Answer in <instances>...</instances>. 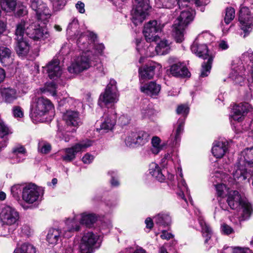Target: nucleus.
<instances>
[{"label": "nucleus", "instance_id": "bb28decb", "mask_svg": "<svg viewBox=\"0 0 253 253\" xmlns=\"http://www.w3.org/2000/svg\"><path fill=\"white\" fill-rule=\"evenodd\" d=\"M58 88V85L56 84L54 80H48L45 84L43 87L40 88V91L42 93H48L55 99H58V95L57 94L56 89Z\"/></svg>", "mask_w": 253, "mask_h": 253}, {"label": "nucleus", "instance_id": "1a4fd4ad", "mask_svg": "<svg viewBox=\"0 0 253 253\" xmlns=\"http://www.w3.org/2000/svg\"><path fill=\"white\" fill-rule=\"evenodd\" d=\"M135 7L131 12V20L136 26L141 23L151 9L149 0H135Z\"/></svg>", "mask_w": 253, "mask_h": 253}, {"label": "nucleus", "instance_id": "f03ea898", "mask_svg": "<svg viewBox=\"0 0 253 253\" xmlns=\"http://www.w3.org/2000/svg\"><path fill=\"white\" fill-rule=\"evenodd\" d=\"M79 47L84 51L82 54L76 57L71 65L68 67V71L71 74H77L84 70L88 69L91 66L90 53L88 46H92L87 42L86 37H80L77 42Z\"/></svg>", "mask_w": 253, "mask_h": 253}, {"label": "nucleus", "instance_id": "a878e982", "mask_svg": "<svg viewBox=\"0 0 253 253\" xmlns=\"http://www.w3.org/2000/svg\"><path fill=\"white\" fill-rule=\"evenodd\" d=\"M228 150V142L224 141H215L213 143L211 152L216 158H222Z\"/></svg>", "mask_w": 253, "mask_h": 253}, {"label": "nucleus", "instance_id": "72a5a7b5", "mask_svg": "<svg viewBox=\"0 0 253 253\" xmlns=\"http://www.w3.org/2000/svg\"><path fill=\"white\" fill-rule=\"evenodd\" d=\"M150 139V135L144 131H136L137 147L146 144Z\"/></svg>", "mask_w": 253, "mask_h": 253}, {"label": "nucleus", "instance_id": "aec40b11", "mask_svg": "<svg viewBox=\"0 0 253 253\" xmlns=\"http://www.w3.org/2000/svg\"><path fill=\"white\" fill-rule=\"evenodd\" d=\"M59 63L60 61L58 59H54L45 67L47 73L50 79L61 77L62 74V70L59 65Z\"/></svg>", "mask_w": 253, "mask_h": 253}, {"label": "nucleus", "instance_id": "c756f323", "mask_svg": "<svg viewBox=\"0 0 253 253\" xmlns=\"http://www.w3.org/2000/svg\"><path fill=\"white\" fill-rule=\"evenodd\" d=\"M0 93L4 101L8 103L13 102L17 97L16 91L10 87H1Z\"/></svg>", "mask_w": 253, "mask_h": 253}, {"label": "nucleus", "instance_id": "473e14b6", "mask_svg": "<svg viewBox=\"0 0 253 253\" xmlns=\"http://www.w3.org/2000/svg\"><path fill=\"white\" fill-rule=\"evenodd\" d=\"M155 67L153 66H145L139 69V74L141 79H152L154 75Z\"/></svg>", "mask_w": 253, "mask_h": 253}, {"label": "nucleus", "instance_id": "2f4dec72", "mask_svg": "<svg viewBox=\"0 0 253 253\" xmlns=\"http://www.w3.org/2000/svg\"><path fill=\"white\" fill-rule=\"evenodd\" d=\"M61 231L58 229H50L46 236L47 241L50 244L55 245L61 240Z\"/></svg>", "mask_w": 253, "mask_h": 253}, {"label": "nucleus", "instance_id": "f8f14e48", "mask_svg": "<svg viewBox=\"0 0 253 253\" xmlns=\"http://www.w3.org/2000/svg\"><path fill=\"white\" fill-rule=\"evenodd\" d=\"M239 21L240 29L244 33L243 38H245L252 31L253 27V13L247 6L241 7L239 14Z\"/></svg>", "mask_w": 253, "mask_h": 253}, {"label": "nucleus", "instance_id": "c85d7f7f", "mask_svg": "<svg viewBox=\"0 0 253 253\" xmlns=\"http://www.w3.org/2000/svg\"><path fill=\"white\" fill-rule=\"evenodd\" d=\"M13 58L11 55V50L5 47H0V62L3 66H8L11 64Z\"/></svg>", "mask_w": 253, "mask_h": 253}, {"label": "nucleus", "instance_id": "774afa93", "mask_svg": "<svg viewBox=\"0 0 253 253\" xmlns=\"http://www.w3.org/2000/svg\"><path fill=\"white\" fill-rule=\"evenodd\" d=\"M243 56L244 58L248 57L249 59L251 61L252 65L253 64V51L251 50H249L243 54Z\"/></svg>", "mask_w": 253, "mask_h": 253}, {"label": "nucleus", "instance_id": "338daca9", "mask_svg": "<svg viewBox=\"0 0 253 253\" xmlns=\"http://www.w3.org/2000/svg\"><path fill=\"white\" fill-rule=\"evenodd\" d=\"M76 7L81 13H84L85 12L84 4L81 1H78L76 4Z\"/></svg>", "mask_w": 253, "mask_h": 253}, {"label": "nucleus", "instance_id": "13d9d810", "mask_svg": "<svg viewBox=\"0 0 253 253\" xmlns=\"http://www.w3.org/2000/svg\"><path fill=\"white\" fill-rule=\"evenodd\" d=\"M232 253H253L249 248L240 247H231Z\"/></svg>", "mask_w": 253, "mask_h": 253}, {"label": "nucleus", "instance_id": "dca6fc26", "mask_svg": "<svg viewBox=\"0 0 253 253\" xmlns=\"http://www.w3.org/2000/svg\"><path fill=\"white\" fill-rule=\"evenodd\" d=\"M162 26L156 20L150 21L144 28L143 34L148 42H155L159 39L156 34L161 31Z\"/></svg>", "mask_w": 253, "mask_h": 253}, {"label": "nucleus", "instance_id": "a19ab883", "mask_svg": "<svg viewBox=\"0 0 253 253\" xmlns=\"http://www.w3.org/2000/svg\"><path fill=\"white\" fill-rule=\"evenodd\" d=\"M26 186V184H15L11 188V194L12 196L17 200L20 199V195H22V192L24 191Z\"/></svg>", "mask_w": 253, "mask_h": 253}, {"label": "nucleus", "instance_id": "cd10ccee", "mask_svg": "<svg viewBox=\"0 0 253 253\" xmlns=\"http://www.w3.org/2000/svg\"><path fill=\"white\" fill-rule=\"evenodd\" d=\"M154 219L155 224L159 227H166L171 222V217L168 212H162L156 215Z\"/></svg>", "mask_w": 253, "mask_h": 253}, {"label": "nucleus", "instance_id": "58836bf2", "mask_svg": "<svg viewBox=\"0 0 253 253\" xmlns=\"http://www.w3.org/2000/svg\"><path fill=\"white\" fill-rule=\"evenodd\" d=\"M170 49L169 44L167 40H163L159 42L155 47L158 54H165L168 53Z\"/></svg>", "mask_w": 253, "mask_h": 253}, {"label": "nucleus", "instance_id": "4c0bfd02", "mask_svg": "<svg viewBox=\"0 0 253 253\" xmlns=\"http://www.w3.org/2000/svg\"><path fill=\"white\" fill-rule=\"evenodd\" d=\"M185 120L184 118H180L175 125L174 141H175V144L180 140V136L183 131Z\"/></svg>", "mask_w": 253, "mask_h": 253}, {"label": "nucleus", "instance_id": "49530a36", "mask_svg": "<svg viewBox=\"0 0 253 253\" xmlns=\"http://www.w3.org/2000/svg\"><path fill=\"white\" fill-rule=\"evenodd\" d=\"M181 180L178 182V186L180 189L181 191L179 193V196L184 199L186 201V199H185V197L184 195V192L185 191L187 194L189 193V189L187 187V185L184 179L182 178V173H180Z\"/></svg>", "mask_w": 253, "mask_h": 253}, {"label": "nucleus", "instance_id": "6ab92c4d", "mask_svg": "<svg viewBox=\"0 0 253 253\" xmlns=\"http://www.w3.org/2000/svg\"><path fill=\"white\" fill-rule=\"evenodd\" d=\"M238 160L242 166L243 165L249 169H253V147L243 150L239 155Z\"/></svg>", "mask_w": 253, "mask_h": 253}, {"label": "nucleus", "instance_id": "79ce46f5", "mask_svg": "<svg viewBox=\"0 0 253 253\" xmlns=\"http://www.w3.org/2000/svg\"><path fill=\"white\" fill-rule=\"evenodd\" d=\"M156 113V111L150 104L145 105L141 110V117L143 119H149L155 115Z\"/></svg>", "mask_w": 253, "mask_h": 253}, {"label": "nucleus", "instance_id": "6e6552de", "mask_svg": "<svg viewBox=\"0 0 253 253\" xmlns=\"http://www.w3.org/2000/svg\"><path fill=\"white\" fill-rule=\"evenodd\" d=\"M29 5L36 12L39 22L46 24L49 22L51 16V12L47 4L42 0H30Z\"/></svg>", "mask_w": 253, "mask_h": 253}, {"label": "nucleus", "instance_id": "4468645a", "mask_svg": "<svg viewBox=\"0 0 253 253\" xmlns=\"http://www.w3.org/2000/svg\"><path fill=\"white\" fill-rule=\"evenodd\" d=\"M248 114L253 115L252 106L248 103H241L233 106L230 117L232 120L240 122Z\"/></svg>", "mask_w": 253, "mask_h": 253}, {"label": "nucleus", "instance_id": "412c9836", "mask_svg": "<svg viewBox=\"0 0 253 253\" xmlns=\"http://www.w3.org/2000/svg\"><path fill=\"white\" fill-rule=\"evenodd\" d=\"M142 92L153 96L157 95L161 90V86L154 81H151L147 83H142L140 86Z\"/></svg>", "mask_w": 253, "mask_h": 253}, {"label": "nucleus", "instance_id": "b1692460", "mask_svg": "<svg viewBox=\"0 0 253 253\" xmlns=\"http://www.w3.org/2000/svg\"><path fill=\"white\" fill-rule=\"evenodd\" d=\"M170 73L175 78H189L191 77L188 69L180 63L172 65L170 68Z\"/></svg>", "mask_w": 253, "mask_h": 253}, {"label": "nucleus", "instance_id": "603ef678", "mask_svg": "<svg viewBox=\"0 0 253 253\" xmlns=\"http://www.w3.org/2000/svg\"><path fill=\"white\" fill-rule=\"evenodd\" d=\"M55 10L62 9L66 4V0H50Z\"/></svg>", "mask_w": 253, "mask_h": 253}, {"label": "nucleus", "instance_id": "0eeeda50", "mask_svg": "<svg viewBox=\"0 0 253 253\" xmlns=\"http://www.w3.org/2000/svg\"><path fill=\"white\" fill-rule=\"evenodd\" d=\"M115 80H111L105 88L101 93L98 99L99 105L103 104L106 106H112L119 100L120 93L118 90Z\"/></svg>", "mask_w": 253, "mask_h": 253}, {"label": "nucleus", "instance_id": "7c9ffc66", "mask_svg": "<svg viewBox=\"0 0 253 253\" xmlns=\"http://www.w3.org/2000/svg\"><path fill=\"white\" fill-rule=\"evenodd\" d=\"M149 170L151 175L159 181L163 182L165 179V176L163 173L161 168L156 163H151L149 165Z\"/></svg>", "mask_w": 253, "mask_h": 253}, {"label": "nucleus", "instance_id": "e433bc0d", "mask_svg": "<svg viewBox=\"0 0 253 253\" xmlns=\"http://www.w3.org/2000/svg\"><path fill=\"white\" fill-rule=\"evenodd\" d=\"M244 67L240 64L239 65H233L231 70L229 74V78L231 79H236L243 77Z\"/></svg>", "mask_w": 253, "mask_h": 253}, {"label": "nucleus", "instance_id": "423d86ee", "mask_svg": "<svg viewBox=\"0 0 253 253\" xmlns=\"http://www.w3.org/2000/svg\"><path fill=\"white\" fill-rule=\"evenodd\" d=\"M54 107L50 100L44 97L36 98L31 106V116L36 120L53 112Z\"/></svg>", "mask_w": 253, "mask_h": 253}, {"label": "nucleus", "instance_id": "69168bd1", "mask_svg": "<svg viewBox=\"0 0 253 253\" xmlns=\"http://www.w3.org/2000/svg\"><path fill=\"white\" fill-rule=\"evenodd\" d=\"M27 10L26 7L22 6L19 7L18 10L17 11V14L19 16H22L27 14Z\"/></svg>", "mask_w": 253, "mask_h": 253}, {"label": "nucleus", "instance_id": "e2e57ef3", "mask_svg": "<svg viewBox=\"0 0 253 253\" xmlns=\"http://www.w3.org/2000/svg\"><path fill=\"white\" fill-rule=\"evenodd\" d=\"M157 6L158 7H165L166 8H170V5L166 3V1L164 0H155Z\"/></svg>", "mask_w": 253, "mask_h": 253}, {"label": "nucleus", "instance_id": "4d7b16f0", "mask_svg": "<svg viewBox=\"0 0 253 253\" xmlns=\"http://www.w3.org/2000/svg\"><path fill=\"white\" fill-rule=\"evenodd\" d=\"M65 253H83L80 247L79 248L77 246H74L72 243L66 248Z\"/></svg>", "mask_w": 253, "mask_h": 253}, {"label": "nucleus", "instance_id": "5701e85b", "mask_svg": "<svg viewBox=\"0 0 253 253\" xmlns=\"http://www.w3.org/2000/svg\"><path fill=\"white\" fill-rule=\"evenodd\" d=\"M116 118L117 114L115 111L104 114L100 129L106 131L112 130L116 125Z\"/></svg>", "mask_w": 253, "mask_h": 253}, {"label": "nucleus", "instance_id": "09e8293b", "mask_svg": "<svg viewBox=\"0 0 253 253\" xmlns=\"http://www.w3.org/2000/svg\"><path fill=\"white\" fill-rule=\"evenodd\" d=\"M189 112V108L187 105L181 104L177 107L176 109V113L177 114L182 115L180 118H186Z\"/></svg>", "mask_w": 253, "mask_h": 253}, {"label": "nucleus", "instance_id": "c03bdc74", "mask_svg": "<svg viewBox=\"0 0 253 253\" xmlns=\"http://www.w3.org/2000/svg\"><path fill=\"white\" fill-rule=\"evenodd\" d=\"M213 56H210L206 63H204L202 65V68L200 74L201 78H205L208 76L210 73L211 68V64L213 61Z\"/></svg>", "mask_w": 253, "mask_h": 253}, {"label": "nucleus", "instance_id": "9b49d317", "mask_svg": "<svg viewBox=\"0 0 253 253\" xmlns=\"http://www.w3.org/2000/svg\"><path fill=\"white\" fill-rule=\"evenodd\" d=\"M19 219V212L11 206H5L0 212V222L2 225L17 226Z\"/></svg>", "mask_w": 253, "mask_h": 253}, {"label": "nucleus", "instance_id": "5fc2aeb1", "mask_svg": "<svg viewBox=\"0 0 253 253\" xmlns=\"http://www.w3.org/2000/svg\"><path fill=\"white\" fill-rule=\"evenodd\" d=\"M108 174H109L112 178L111 179V184L112 186L116 187L119 186V182L117 178V172L116 170H111L108 171Z\"/></svg>", "mask_w": 253, "mask_h": 253}, {"label": "nucleus", "instance_id": "052dcab7", "mask_svg": "<svg viewBox=\"0 0 253 253\" xmlns=\"http://www.w3.org/2000/svg\"><path fill=\"white\" fill-rule=\"evenodd\" d=\"M94 156L89 153L85 154L82 158V161L85 164H89L94 160Z\"/></svg>", "mask_w": 253, "mask_h": 253}, {"label": "nucleus", "instance_id": "c9c22d12", "mask_svg": "<svg viewBox=\"0 0 253 253\" xmlns=\"http://www.w3.org/2000/svg\"><path fill=\"white\" fill-rule=\"evenodd\" d=\"M16 4V0H0V7L6 12L14 11Z\"/></svg>", "mask_w": 253, "mask_h": 253}, {"label": "nucleus", "instance_id": "7ed1b4c3", "mask_svg": "<svg viewBox=\"0 0 253 253\" xmlns=\"http://www.w3.org/2000/svg\"><path fill=\"white\" fill-rule=\"evenodd\" d=\"M226 202L230 209L240 212V215L238 217L240 222L250 218L252 212L251 205L238 191H229L227 194Z\"/></svg>", "mask_w": 253, "mask_h": 253}, {"label": "nucleus", "instance_id": "680f3d73", "mask_svg": "<svg viewBox=\"0 0 253 253\" xmlns=\"http://www.w3.org/2000/svg\"><path fill=\"white\" fill-rule=\"evenodd\" d=\"M221 231L225 234L229 235L233 232V229L227 224H223L221 226Z\"/></svg>", "mask_w": 253, "mask_h": 253}, {"label": "nucleus", "instance_id": "f3484780", "mask_svg": "<svg viewBox=\"0 0 253 253\" xmlns=\"http://www.w3.org/2000/svg\"><path fill=\"white\" fill-rule=\"evenodd\" d=\"M232 174L235 180H244L249 176H253V169H249L245 166H242L237 160Z\"/></svg>", "mask_w": 253, "mask_h": 253}, {"label": "nucleus", "instance_id": "ddd939ff", "mask_svg": "<svg viewBox=\"0 0 253 253\" xmlns=\"http://www.w3.org/2000/svg\"><path fill=\"white\" fill-rule=\"evenodd\" d=\"M100 245L99 236L92 232H88L83 236L80 247L83 253H92L93 250Z\"/></svg>", "mask_w": 253, "mask_h": 253}, {"label": "nucleus", "instance_id": "ea45409f", "mask_svg": "<svg viewBox=\"0 0 253 253\" xmlns=\"http://www.w3.org/2000/svg\"><path fill=\"white\" fill-rule=\"evenodd\" d=\"M13 253H36V249L32 245L24 243L17 247Z\"/></svg>", "mask_w": 253, "mask_h": 253}, {"label": "nucleus", "instance_id": "8fccbe9b", "mask_svg": "<svg viewBox=\"0 0 253 253\" xmlns=\"http://www.w3.org/2000/svg\"><path fill=\"white\" fill-rule=\"evenodd\" d=\"M51 145L46 142H41L38 145V150L42 153L47 154L51 150Z\"/></svg>", "mask_w": 253, "mask_h": 253}, {"label": "nucleus", "instance_id": "20e7f679", "mask_svg": "<svg viewBox=\"0 0 253 253\" xmlns=\"http://www.w3.org/2000/svg\"><path fill=\"white\" fill-rule=\"evenodd\" d=\"M79 215H75L72 218H68L65 222V227L63 230L62 235L65 238H69L74 231H77L80 229L79 220L80 223L85 225L86 227H90L96 220V217L94 214L83 213Z\"/></svg>", "mask_w": 253, "mask_h": 253}, {"label": "nucleus", "instance_id": "6e6d98bb", "mask_svg": "<svg viewBox=\"0 0 253 253\" xmlns=\"http://www.w3.org/2000/svg\"><path fill=\"white\" fill-rule=\"evenodd\" d=\"M12 114L15 118H21L24 116L22 109L20 106H14L12 108Z\"/></svg>", "mask_w": 253, "mask_h": 253}, {"label": "nucleus", "instance_id": "0e129e2a", "mask_svg": "<svg viewBox=\"0 0 253 253\" xmlns=\"http://www.w3.org/2000/svg\"><path fill=\"white\" fill-rule=\"evenodd\" d=\"M175 1L177 2L179 8L180 9L185 7H188V4H189L188 0H175Z\"/></svg>", "mask_w": 253, "mask_h": 253}, {"label": "nucleus", "instance_id": "3c124183", "mask_svg": "<svg viewBox=\"0 0 253 253\" xmlns=\"http://www.w3.org/2000/svg\"><path fill=\"white\" fill-rule=\"evenodd\" d=\"M214 185L215 187L218 196H223L225 194V192L227 191V188L224 184H214Z\"/></svg>", "mask_w": 253, "mask_h": 253}, {"label": "nucleus", "instance_id": "37998d69", "mask_svg": "<svg viewBox=\"0 0 253 253\" xmlns=\"http://www.w3.org/2000/svg\"><path fill=\"white\" fill-rule=\"evenodd\" d=\"M136 141V132L132 131L127 133L125 139V142L127 147H137Z\"/></svg>", "mask_w": 253, "mask_h": 253}, {"label": "nucleus", "instance_id": "864d4df0", "mask_svg": "<svg viewBox=\"0 0 253 253\" xmlns=\"http://www.w3.org/2000/svg\"><path fill=\"white\" fill-rule=\"evenodd\" d=\"M10 133L8 127L5 125L3 121L0 119V137H3Z\"/></svg>", "mask_w": 253, "mask_h": 253}, {"label": "nucleus", "instance_id": "de8ad7c7", "mask_svg": "<svg viewBox=\"0 0 253 253\" xmlns=\"http://www.w3.org/2000/svg\"><path fill=\"white\" fill-rule=\"evenodd\" d=\"M235 10L233 8L228 7L226 9L224 22L226 24H229L235 18Z\"/></svg>", "mask_w": 253, "mask_h": 253}, {"label": "nucleus", "instance_id": "a211bd4d", "mask_svg": "<svg viewBox=\"0 0 253 253\" xmlns=\"http://www.w3.org/2000/svg\"><path fill=\"white\" fill-rule=\"evenodd\" d=\"M63 119L68 126L75 128H77L82 124L80 115L77 111H67L64 114Z\"/></svg>", "mask_w": 253, "mask_h": 253}, {"label": "nucleus", "instance_id": "f704fd0d", "mask_svg": "<svg viewBox=\"0 0 253 253\" xmlns=\"http://www.w3.org/2000/svg\"><path fill=\"white\" fill-rule=\"evenodd\" d=\"M152 148L151 151L154 154H158L166 145L163 143H161V139L158 136H154L151 140Z\"/></svg>", "mask_w": 253, "mask_h": 253}, {"label": "nucleus", "instance_id": "2eb2a0df", "mask_svg": "<svg viewBox=\"0 0 253 253\" xmlns=\"http://www.w3.org/2000/svg\"><path fill=\"white\" fill-rule=\"evenodd\" d=\"M40 196V189L35 184H26L24 191L22 192V198L26 203L31 204L38 202Z\"/></svg>", "mask_w": 253, "mask_h": 253}, {"label": "nucleus", "instance_id": "4be33fe9", "mask_svg": "<svg viewBox=\"0 0 253 253\" xmlns=\"http://www.w3.org/2000/svg\"><path fill=\"white\" fill-rule=\"evenodd\" d=\"M191 49L193 53L195 54L199 57L204 59H209L210 56H213L209 53L206 44H200L197 40H195L191 46Z\"/></svg>", "mask_w": 253, "mask_h": 253}, {"label": "nucleus", "instance_id": "bf43d9fd", "mask_svg": "<svg viewBox=\"0 0 253 253\" xmlns=\"http://www.w3.org/2000/svg\"><path fill=\"white\" fill-rule=\"evenodd\" d=\"M130 117L127 115H122L119 117L118 122L122 126H126L129 123Z\"/></svg>", "mask_w": 253, "mask_h": 253}, {"label": "nucleus", "instance_id": "a18cd8bd", "mask_svg": "<svg viewBox=\"0 0 253 253\" xmlns=\"http://www.w3.org/2000/svg\"><path fill=\"white\" fill-rule=\"evenodd\" d=\"M13 153L17 158V162L19 163L25 159L26 151L23 146H19L13 148Z\"/></svg>", "mask_w": 253, "mask_h": 253}, {"label": "nucleus", "instance_id": "f257e3e1", "mask_svg": "<svg viewBox=\"0 0 253 253\" xmlns=\"http://www.w3.org/2000/svg\"><path fill=\"white\" fill-rule=\"evenodd\" d=\"M26 34L30 38L34 41H43L50 37V34L45 27L36 25L30 20L28 21L21 20L17 24L15 34L17 36V43L16 51L19 56H26L29 51V45L23 40V36Z\"/></svg>", "mask_w": 253, "mask_h": 253}, {"label": "nucleus", "instance_id": "9d476101", "mask_svg": "<svg viewBox=\"0 0 253 253\" xmlns=\"http://www.w3.org/2000/svg\"><path fill=\"white\" fill-rule=\"evenodd\" d=\"M92 141L88 139L84 140L76 144L71 147L63 149L61 158L63 161L70 162L74 160L78 153L84 151L87 148L92 145Z\"/></svg>", "mask_w": 253, "mask_h": 253}, {"label": "nucleus", "instance_id": "39448f33", "mask_svg": "<svg viewBox=\"0 0 253 253\" xmlns=\"http://www.w3.org/2000/svg\"><path fill=\"white\" fill-rule=\"evenodd\" d=\"M194 12L189 8L180 12L179 17L173 25L172 35L177 42H181L184 40V30L193 20Z\"/></svg>", "mask_w": 253, "mask_h": 253}, {"label": "nucleus", "instance_id": "393cba45", "mask_svg": "<svg viewBox=\"0 0 253 253\" xmlns=\"http://www.w3.org/2000/svg\"><path fill=\"white\" fill-rule=\"evenodd\" d=\"M198 221L202 228V233L204 238H205V244L211 246V238L213 233L210 226L205 221L202 216L198 217Z\"/></svg>", "mask_w": 253, "mask_h": 253}]
</instances>
